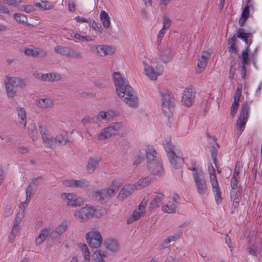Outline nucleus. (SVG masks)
Returning a JSON list of instances; mask_svg holds the SVG:
<instances>
[{
  "mask_svg": "<svg viewBox=\"0 0 262 262\" xmlns=\"http://www.w3.org/2000/svg\"><path fill=\"white\" fill-rule=\"evenodd\" d=\"M113 79L118 96L129 107L137 108L139 99L128 81L118 72L113 73Z\"/></svg>",
  "mask_w": 262,
  "mask_h": 262,
  "instance_id": "f257e3e1",
  "label": "nucleus"
},
{
  "mask_svg": "<svg viewBox=\"0 0 262 262\" xmlns=\"http://www.w3.org/2000/svg\"><path fill=\"white\" fill-rule=\"evenodd\" d=\"M42 81L48 82H53L52 73L43 74L42 75Z\"/></svg>",
  "mask_w": 262,
  "mask_h": 262,
  "instance_id": "864d4df0",
  "label": "nucleus"
},
{
  "mask_svg": "<svg viewBox=\"0 0 262 262\" xmlns=\"http://www.w3.org/2000/svg\"><path fill=\"white\" fill-rule=\"evenodd\" d=\"M39 129L45 146L47 147L53 148L55 141V138L52 136H48L46 134V129L41 125H39Z\"/></svg>",
  "mask_w": 262,
  "mask_h": 262,
  "instance_id": "2eb2a0df",
  "label": "nucleus"
},
{
  "mask_svg": "<svg viewBox=\"0 0 262 262\" xmlns=\"http://www.w3.org/2000/svg\"><path fill=\"white\" fill-rule=\"evenodd\" d=\"M135 189L134 185L128 186L126 188H123L120 191L118 196L119 198L123 200L130 195Z\"/></svg>",
  "mask_w": 262,
  "mask_h": 262,
  "instance_id": "a878e982",
  "label": "nucleus"
},
{
  "mask_svg": "<svg viewBox=\"0 0 262 262\" xmlns=\"http://www.w3.org/2000/svg\"><path fill=\"white\" fill-rule=\"evenodd\" d=\"M17 114L18 118L21 119V121H19L20 124H23L24 128L26 127V113L24 108L21 107H18L17 108Z\"/></svg>",
  "mask_w": 262,
  "mask_h": 262,
  "instance_id": "c756f323",
  "label": "nucleus"
},
{
  "mask_svg": "<svg viewBox=\"0 0 262 262\" xmlns=\"http://www.w3.org/2000/svg\"><path fill=\"white\" fill-rule=\"evenodd\" d=\"M100 159L98 157H90L88 160L86 170L89 174H92L98 166Z\"/></svg>",
  "mask_w": 262,
  "mask_h": 262,
  "instance_id": "6ab92c4d",
  "label": "nucleus"
},
{
  "mask_svg": "<svg viewBox=\"0 0 262 262\" xmlns=\"http://www.w3.org/2000/svg\"><path fill=\"white\" fill-rule=\"evenodd\" d=\"M32 193V188L31 187V185L29 184L28 186V187L26 190L27 201H30V198Z\"/></svg>",
  "mask_w": 262,
  "mask_h": 262,
  "instance_id": "338daca9",
  "label": "nucleus"
},
{
  "mask_svg": "<svg viewBox=\"0 0 262 262\" xmlns=\"http://www.w3.org/2000/svg\"><path fill=\"white\" fill-rule=\"evenodd\" d=\"M210 57L209 53L205 51L203 52L201 58L199 60L198 63V68L196 69V73H200L206 67L208 59Z\"/></svg>",
  "mask_w": 262,
  "mask_h": 262,
  "instance_id": "aec40b11",
  "label": "nucleus"
},
{
  "mask_svg": "<svg viewBox=\"0 0 262 262\" xmlns=\"http://www.w3.org/2000/svg\"><path fill=\"white\" fill-rule=\"evenodd\" d=\"M163 28L162 29L165 31V29H168L169 28L171 25V21L170 18H169L166 16H164L163 18Z\"/></svg>",
  "mask_w": 262,
  "mask_h": 262,
  "instance_id": "603ef678",
  "label": "nucleus"
},
{
  "mask_svg": "<svg viewBox=\"0 0 262 262\" xmlns=\"http://www.w3.org/2000/svg\"><path fill=\"white\" fill-rule=\"evenodd\" d=\"M88 23L89 24L90 27L92 28L95 31H98L100 32H102V27L100 25H98V24L95 20H93L92 21L91 20H90L89 23Z\"/></svg>",
  "mask_w": 262,
  "mask_h": 262,
  "instance_id": "8fccbe9b",
  "label": "nucleus"
},
{
  "mask_svg": "<svg viewBox=\"0 0 262 262\" xmlns=\"http://www.w3.org/2000/svg\"><path fill=\"white\" fill-rule=\"evenodd\" d=\"M146 155V166L151 173L161 176L164 170L161 163L160 159L157 155L155 149L152 146H148L145 150Z\"/></svg>",
  "mask_w": 262,
  "mask_h": 262,
  "instance_id": "f03ea898",
  "label": "nucleus"
},
{
  "mask_svg": "<svg viewBox=\"0 0 262 262\" xmlns=\"http://www.w3.org/2000/svg\"><path fill=\"white\" fill-rule=\"evenodd\" d=\"M189 169L193 171L192 176L198 193L200 195L205 194L207 190V186L204 173L202 169L197 170V169L194 167H192L189 168Z\"/></svg>",
  "mask_w": 262,
  "mask_h": 262,
  "instance_id": "20e7f679",
  "label": "nucleus"
},
{
  "mask_svg": "<svg viewBox=\"0 0 262 262\" xmlns=\"http://www.w3.org/2000/svg\"><path fill=\"white\" fill-rule=\"evenodd\" d=\"M5 81L16 88L24 89L26 86L25 81L18 77L7 76Z\"/></svg>",
  "mask_w": 262,
  "mask_h": 262,
  "instance_id": "dca6fc26",
  "label": "nucleus"
},
{
  "mask_svg": "<svg viewBox=\"0 0 262 262\" xmlns=\"http://www.w3.org/2000/svg\"><path fill=\"white\" fill-rule=\"evenodd\" d=\"M114 52L113 49L108 45H99L98 55L104 56L108 54H113Z\"/></svg>",
  "mask_w": 262,
  "mask_h": 262,
  "instance_id": "393cba45",
  "label": "nucleus"
},
{
  "mask_svg": "<svg viewBox=\"0 0 262 262\" xmlns=\"http://www.w3.org/2000/svg\"><path fill=\"white\" fill-rule=\"evenodd\" d=\"M180 236V233H176L173 235L169 236L163 242V244L159 247V250H162L163 248L167 247L171 241H175Z\"/></svg>",
  "mask_w": 262,
  "mask_h": 262,
  "instance_id": "72a5a7b5",
  "label": "nucleus"
},
{
  "mask_svg": "<svg viewBox=\"0 0 262 262\" xmlns=\"http://www.w3.org/2000/svg\"><path fill=\"white\" fill-rule=\"evenodd\" d=\"M89 246L92 248H98L102 243V237L98 231H90L85 235Z\"/></svg>",
  "mask_w": 262,
  "mask_h": 262,
  "instance_id": "6e6552de",
  "label": "nucleus"
},
{
  "mask_svg": "<svg viewBox=\"0 0 262 262\" xmlns=\"http://www.w3.org/2000/svg\"><path fill=\"white\" fill-rule=\"evenodd\" d=\"M158 56L160 60L164 63L171 61L175 54L173 49L167 46L159 49Z\"/></svg>",
  "mask_w": 262,
  "mask_h": 262,
  "instance_id": "f8f14e48",
  "label": "nucleus"
},
{
  "mask_svg": "<svg viewBox=\"0 0 262 262\" xmlns=\"http://www.w3.org/2000/svg\"><path fill=\"white\" fill-rule=\"evenodd\" d=\"M239 100L234 99L233 102L231 106L230 115L232 116V118L234 117L235 115L237 112V110L239 105Z\"/></svg>",
  "mask_w": 262,
  "mask_h": 262,
  "instance_id": "37998d69",
  "label": "nucleus"
},
{
  "mask_svg": "<svg viewBox=\"0 0 262 262\" xmlns=\"http://www.w3.org/2000/svg\"><path fill=\"white\" fill-rule=\"evenodd\" d=\"M241 16L248 18L249 16V6L247 4L243 8Z\"/></svg>",
  "mask_w": 262,
  "mask_h": 262,
  "instance_id": "e2e57ef3",
  "label": "nucleus"
},
{
  "mask_svg": "<svg viewBox=\"0 0 262 262\" xmlns=\"http://www.w3.org/2000/svg\"><path fill=\"white\" fill-rule=\"evenodd\" d=\"M236 36L243 40L250 47L253 41V34L251 32H245L243 28H239L237 31Z\"/></svg>",
  "mask_w": 262,
  "mask_h": 262,
  "instance_id": "4468645a",
  "label": "nucleus"
},
{
  "mask_svg": "<svg viewBox=\"0 0 262 262\" xmlns=\"http://www.w3.org/2000/svg\"><path fill=\"white\" fill-rule=\"evenodd\" d=\"M93 196L98 199V201L102 204L107 203L110 198H111L106 189H100L94 193Z\"/></svg>",
  "mask_w": 262,
  "mask_h": 262,
  "instance_id": "a211bd4d",
  "label": "nucleus"
},
{
  "mask_svg": "<svg viewBox=\"0 0 262 262\" xmlns=\"http://www.w3.org/2000/svg\"><path fill=\"white\" fill-rule=\"evenodd\" d=\"M83 204V202L82 199L76 197L73 199L71 201H68L67 203L68 206H72L73 207L80 206Z\"/></svg>",
  "mask_w": 262,
  "mask_h": 262,
  "instance_id": "79ce46f5",
  "label": "nucleus"
},
{
  "mask_svg": "<svg viewBox=\"0 0 262 262\" xmlns=\"http://www.w3.org/2000/svg\"><path fill=\"white\" fill-rule=\"evenodd\" d=\"M230 196L231 198H232L233 196H234L233 200L240 201L241 199V192L240 190L237 192L232 190L230 192Z\"/></svg>",
  "mask_w": 262,
  "mask_h": 262,
  "instance_id": "6e6d98bb",
  "label": "nucleus"
},
{
  "mask_svg": "<svg viewBox=\"0 0 262 262\" xmlns=\"http://www.w3.org/2000/svg\"><path fill=\"white\" fill-rule=\"evenodd\" d=\"M55 140L60 145H64L68 142L67 133L65 134H59L55 138Z\"/></svg>",
  "mask_w": 262,
  "mask_h": 262,
  "instance_id": "f704fd0d",
  "label": "nucleus"
},
{
  "mask_svg": "<svg viewBox=\"0 0 262 262\" xmlns=\"http://www.w3.org/2000/svg\"><path fill=\"white\" fill-rule=\"evenodd\" d=\"M104 244L107 249L112 252H116L118 250V243L115 239H107L104 241Z\"/></svg>",
  "mask_w": 262,
  "mask_h": 262,
  "instance_id": "4be33fe9",
  "label": "nucleus"
},
{
  "mask_svg": "<svg viewBox=\"0 0 262 262\" xmlns=\"http://www.w3.org/2000/svg\"><path fill=\"white\" fill-rule=\"evenodd\" d=\"M231 65L230 69V76L229 78L230 79H233L234 78V76L235 72V68L234 67L235 65V63L234 60L231 62Z\"/></svg>",
  "mask_w": 262,
  "mask_h": 262,
  "instance_id": "bf43d9fd",
  "label": "nucleus"
},
{
  "mask_svg": "<svg viewBox=\"0 0 262 262\" xmlns=\"http://www.w3.org/2000/svg\"><path fill=\"white\" fill-rule=\"evenodd\" d=\"M68 225L66 222H62L56 228L55 230L56 232H58L61 235L67 229Z\"/></svg>",
  "mask_w": 262,
  "mask_h": 262,
  "instance_id": "49530a36",
  "label": "nucleus"
},
{
  "mask_svg": "<svg viewBox=\"0 0 262 262\" xmlns=\"http://www.w3.org/2000/svg\"><path fill=\"white\" fill-rule=\"evenodd\" d=\"M106 256L100 250H96L92 255V259L96 262H104L103 258Z\"/></svg>",
  "mask_w": 262,
  "mask_h": 262,
  "instance_id": "c9c22d12",
  "label": "nucleus"
},
{
  "mask_svg": "<svg viewBox=\"0 0 262 262\" xmlns=\"http://www.w3.org/2000/svg\"><path fill=\"white\" fill-rule=\"evenodd\" d=\"M164 145L172 166L175 168L180 167L183 163L184 160L182 158L176 154L174 150V146L170 141H166Z\"/></svg>",
  "mask_w": 262,
  "mask_h": 262,
  "instance_id": "39448f33",
  "label": "nucleus"
},
{
  "mask_svg": "<svg viewBox=\"0 0 262 262\" xmlns=\"http://www.w3.org/2000/svg\"><path fill=\"white\" fill-rule=\"evenodd\" d=\"M165 31L163 30V29H161L160 32H159L158 36H157V40L156 42V44L159 46L161 43V40L164 36V35L165 34Z\"/></svg>",
  "mask_w": 262,
  "mask_h": 262,
  "instance_id": "4d7b16f0",
  "label": "nucleus"
},
{
  "mask_svg": "<svg viewBox=\"0 0 262 262\" xmlns=\"http://www.w3.org/2000/svg\"><path fill=\"white\" fill-rule=\"evenodd\" d=\"M69 47H64L62 46H57L55 47L54 51L58 54L62 55L67 56L68 53Z\"/></svg>",
  "mask_w": 262,
  "mask_h": 262,
  "instance_id": "e433bc0d",
  "label": "nucleus"
},
{
  "mask_svg": "<svg viewBox=\"0 0 262 262\" xmlns=\"http://www.w3.org/2000/svg\"><path fill=\"white\" fill-rule=\"evenodd\" d=\"M194 100V95L192 94V91L189 89H186L183 93L181 102L184 105L189 107L192 105Z\"/></svg>",
  "mask_w": 262,
  "mask_h": 262,
  "instance_id": "f3484780",
  "label": "nucleus"
},
{
  "mask_svg": "<svg viewBox=\"0 0 262 262\" xmlns=\"http://www.w3.org/2000/svg\"><path fill=\"white\" fill-rule=\"evenodd\" d=\"M142 214H143V212L134 211V212L133 214L132 219H128L127 221V223L128 224H129L132 223V222L133 221H137V220H139L140 218V217L141 216Z\"/></svg>",
  "mask_w": 262,
  "mask_h": 262,
  "instance_id": "c03bdc74",
  "label": "nucleus"
},
{
  "mask_svg": "<svg viewBox=\"0 0 262 262\" xmlns=\"http://www.w3.org/2000/svg\"><path fill=\"white\" fill-rule=\"evenodd\" d=\"M37 50L38 48H33V49H30V48H27L24 51V53L27 56H30L32 57H35L37 56Z\"/></svg>",
  "mask_w": 262,
  "mask_h": 262,
  "instance_id": "a18cd8bd",
  "label": "nucleus"
},
{
  "mask_svg": "<svg viewBox=\"0 0 262 262\" xmlns=\"http://www.w3.org/2000/svg\"><path fill=\"white\" fill-rule=\"evenodd\" d=\"M36 104L42 108H47L52 107L53 103L51 99L48 98L38 100Z\"/></svg>",
  "mask_w": 262,
  "mask_h": 262,
  "instance_id": "bb28decb",
  "label": "nucleus"
},
{
  "mask_svg": "<svg viewBox=\"0 0 262 262\" xmlns=\"http://www.w3.org/2000/svg\"><path fill=\"white\" fill-rule=\"evenodd\" d=\"M242 167L243 166L242 163L237 161L236 163L232 176L238 178Z\"/></svg>",
  "mask_w": 262,
  "mask_h": 262,
  "instance_id": "de8ad7c7",
  "label": "nucleus"
},
{
  "mask_svg": "<svg viewBox=\"0 0 262 262\" xmlns=\"http://www.w3.org/2000/svg\"><path fill=\"white\" fill-rule=\"evenodd\" d=\"M28 134L32 138V140L34 141L37 139V130L34 122H31L28 125Z\"/></svg>",
  "mask_w": 262,
  "mask_h": 262,
  "instance_id": "c85d7f7f",
  "label": "nucleus"
},
{
  "mask_svg": "<svg viewBox=\"0 0 262 262\" xmlns=\"http://www.w3.org/2000/svg\"><path fill=\"white\" fill-rule=\"evenodd\" d=\"M120 185L118 184L113 183L107 189L109 195L112 197L117 192L119 188Z\"/></svg>",
  "mask_w": 262,
  "mask_h": 262,
  "instance_id": "4c0bfd02",
  "label": "nucleus"
},
{
  "mask_svg": "<svg viewBox=\"0 0 262 262\" xmlns=\"http://www.w3.org/2000/svg\"><path fill=\"white\" fill-rule=\"evenodd\" d=\"M3 3L5 5L9 6H13L15 7H17V4L16 0H3Z\"/></svg>",
  "mask_w": 262,
  "mask_h": 262,
  "instance_id": "774afa93",
  "label": "nucleus"
},
{
  "mask_svg": "<svg viewBox=\"0 0 262 262\" xmlns=\"http://www.w3.org/2000/svg\"><path fill=\"white\" fill-rule=\"evenodd\" d=\"M25 216V211L21 210L19 211L15 219L14 223L13 224V228H17L19 229V225L22 221L23 219Z\"/></svg>",
  "mask_w": 262,
  "mask_h": 262,
  "instance_id": "2f4dec72",
  "label": "nucleus"
},
{
  "mask_svg": "<svg viewBox=\"0 0 262 262\" xmlns=\"http://www.w3.org/2000/svg\"><path fill=\"white\" fill-rule=\"evenodd\" d=\"M63 183L67 186L76 188L88 187L90 185V181L85 179H81L80 180H75L73 179L66 180L64 181Z\"/></svg>",
  "mask_w": 262,
  "mask_h": 262,
  "instance_id": "ddd939ff",
  "label": "nucleus"
},
{
  "mask_svg": "<svg viewBox=\"0 0 262 262\" xmlns=\"http://www.w3.org/2000/svg\"><path fill=\"white\" fill-rule=\"evenodd\" d=\"M96 209L94 207L85 206L82 207L74 213L75 217L80 222H85L92 217L95 214Z\"/></svg>",
  "mask_w": 262,
  "mask_h": 262,
  "instance_id": "1a4fd4ad",
  "label": "nucleus"
},
{
  "mask_svg": "<svg viewBox=\"0 0 262 262\" xmlns=\"http://www.w3.org/2000/svg\"><path fill=\"white\" fill-rule=\"evenodd\" d=\"M163 199L164 195L162 193H160L159 195H156L149 204V208H150V209H152L156 207H158L159 203L161 202Z\"/></svg>",
  "mask_w": 262,
  "mask_h": 262,
  "instance_id": "7c9ffc66",
  "label": "nucleus"
},
{
  "mask_svg": "<svg viewBox=\"0 0 262 262\" xmlns=\"http://www.w3.org/2000/svg\"><path fill=\"white\" fill-rule=\"evenodd\" d=\"M208 171L210 174V182L212 187L213 192L214 193V198L217 204H220L222 202L221 191L217 180L215 169L213 168L211 163H210L208 166Z\"/></svg>",
  "mask_w": 262,
  "mask_h": 262,
  "instance_id": "423d86ee",
  "label": "nucleus"
},
{
  "mask_svg": "<svg viewBox=\"0 0 262 262\" xmlns=\"http://www.w3.org/2000/svg\"><path fill=\"white\" fill-rule=\"evenodd\" d=\"M250 49L249 47L242 51L241 56H239V57L242 59V64H248L250 62V58L249 57Z\"/></svg>",
  "mask_w": 262,
  "mask_h": 262,
  "instance_id": "cd10ccee",
  "label": "nucleus"
},
{
  "mask_svg": "<svg viewBox=\"0 0 262 262\" xmlns=\"http://www.w3.org/2000/svg\"><path fill=\"white\" fill-rule=\"evenodd\" d=\"M68 57L73 58L76 59H81L82 58V54L81 52L70 47L67 55Z\"/></svg>",
  "mask_w": 262,
  "mask_h": 262,
  "instance_id": "473e14b6",
  "label": "nucleus"
},
{
  "mask_svg": "<svg viewBox=\"0 0 262 262\" xmlns=\"http://www.w3.org/2000/svg\"><path fill=\"white\" fill-rule=\"evenodd\" d=\"M162 210L168 213H174L177 212V207L174 205V203L170 206L168 205H164L162 207Z\"/></svg>",
  "mask_w": 262,
  "mask_h": 262,
  "instance_id": "ea45409f",
  "label": "nucleus"
},
{
  "mask_svg": "<svg viewBox=\"0 0 262 262\" xmlns=\"http://www.w3.org/2000/svg\"><path fill=\"white\" fill-rule=\"evenodd\" d=\"M62 198L63 199H67L69 201H71L73 199H74L76 196L75 194L73 193H62L61 194Z\"/></svg>",
  "mask_w": 262,
  "mask_h": 262,
  "instance_id": "13d9d810",
  "label": "nucleus"
},
{
  "mask_svg": "<svg viewBox=\"0 0 262 262\" xmlns=\"http://www.w3.org/2000/svg\"><path fill=\"white\" fill-rule=\"evenodd\" d=\"M144 73L150 79L152 80H156L157 76L161 74L160 73L156 71L154 67L149 65L145 66Z\"/></svg>",
  "mask_w": 262,
  "mask_h": 262,
  "instance_id": "412c9836",
  "label": "nucleus"
},
{
  "mask_svg": "<svg viewBox=\"0 0 262 262\" xmlns=\"http://www.w3.org/2000/svg\"><path fill=\"white\" fill-rule=\"evenodd\" d=\"M35 5L44 10H49L53 8V6L50 5L48 2L42 1L41 3H37Z\"/></svg>",
  "mask_w": 262,
  "mask_h": 262,
  "instance_id": "3c124183",
  "label": "nucleus"
},
{
  "mask_svg": "<svg viewBox=\"0 0 262 262\" xmlns=\"http://www.w3.org/2000/svg\"><path fill=\"white\" fill-rule=\"evenodd\" d=\"M238 177L232 176L231 179V187L232 189H235L237 187Z\"/></svg>",
  "mask_w": 262,
  "mask_h": 262,
  "instance_id": "052dcab7",
  "label": "nucleus"
},
{
  "mask_svg": "<svg viewBox=\"0 0 262 262\" xmlns=\"http://www.w3.org/2000/svg\"><path fill=\"white\" fill-rule=\"evenodd\" d=\"M18 229H17V228L14 229V228H13V227H12V231L9 236V243H12L13 242V241H14V239L15 238L16 234L18 233Z\"/></svg>",
  "mask_w": 262,
  "mask_h": 262,
  "instance_id": "5fc2aeb1",
  "label": "nucleus"
},
{
  "mask_svg": "<svg viewBox=\"0 0 262 262\" xmlns=\"http://www.w3.org/2000/svg\"><path fill=\"white\" fill-rule=\"evenodd\" d=\"M5 88L8 97L13 98L16 94V91L14 90V86L5 81Z\"/></svg>",
  "mask_w": 262,
  "mask_h": 262,
  "instance_id": "58836bf2",
  "label": "nucleus"
},
{
  "mask_svg": "<svg viewBox=\"0 0 262 262\" xmlns=\"http://www.w3.org/2000/svg\"><path fill=\"white\" fill-rule=\"evenodd\" d=\"M259 247L258 245L253 244L251 246L247 248V251L249 254L256 256V252L259 250Z\"/></svg>",
  "mask_w": 262,
  "mask_h": 262,
  "instance_id": "09e8293b",
  "label": "nucleus"
},
{
  "mask_svg": "<svg viewBox=\"0 0 262 262\" xmlns=\"http://www.w3.org/2000/svg\"><path fill=\"white\" fill-rule=\"evenodd\" d=\"M116 112L113 110H109L106 112V116L107 120L112 119L114 117L117 116Z\"/></svg>",
  "mask_w": 262,
  "mask_h": 262,
  "instance_id": "69168bd1",
  "label": "nucleus"
},
{
  "mask_svg": "<svg viewBox=\"0 0 262 262\" xmlns=\"http://www.w3.org/2000/svg\"><path fill=\"white\" fill-rule=\"evenodd\" d=\"M13 17L20 24H24L27 22V17L23 14L15 13Z\"/></svg>",
  "mask_w": 262,
  "mask_h": 262,
  "instance_id": "a19ab883",
  "label": "nucleus"
},
{
  "mask_svg": "<svg viewBox=\"0 0 262 262\" xmlns=\"http://www.w3.org/2000/svg\"><path fill=\"white\" fill-rule=\"evenodd\" d=\"M151 178L149 176L143 179H140L134 185V189H138L143 188L149 185L151 183Z\"/></svg>",
  "mask_w": 262,
  "mask_h": 262,
  "instance_id": "b1692460",
  "label": "nucleus"
},
{
  "mask_svg": "<svg viewBox=\"0 0 262 262\" xmlns=\"http://www.w3.org/2000/svg\"><path fill=\"white\" fill-rule=\"evenodd\" d=\"M121 124L116 122L108 127L104 128L103 132L99 134V139H105L116 135L120 130Z\"/></svg>",
  "mask_w": 262,
  "mask_h": 262,
  "instance_id": "9b49d317",
  "label": "nucleus"
},
{
  "mask_svg": "<svg viewBox=\"0 0 262 262\" xmlns=\"http://www.w3.org/2000/svg\"><path fill=\"white\" fill-rule=\"evenodd\" d=\"M249 105L247 102L242 104L241 113L237 121V128L241 133L245 129V126L248 120L249 115Z\"/></svg>",
  "mask_w": 262,
  "mask_h": 262,
  "instance_id": "0eeeda50",
  "label": "nucleus"
},
{
  "mask_svg": "<svg viewBox=\"0 0 262 262\" xmlns=\"http://www.w3.org/2000/svg\"><path fill=\"white\" fill-rule=\"evenodd\" d=\"M50 229L49 228H45L42 229L38 236L35 239V244L36 245H40L43 242H44L48 236L52 239H58L60 237L61 235L58 232H56L55 229L50 233Z\"/></svg>",
  "mask_w": 262,
  "mask_h": 262,
  "instance_id": "9d476101",
  "label": "nucleus"
},
{
  "mask_svg": "<svg viewBox=\"0 0 262 262\" xmlns=\"http://www.w3.org/2000/svg\"><path fill=\"white\" fill-rule=\"evenodd\" d=\"M100 19L101 23L104 28L107 29L111 26V18L108 14L105 11L102 10L100 14Z\"/></svg>",
  "mask_w": 262,
  "mask_h": 262,
  "instance_id": "5701e85b",
  "label": "nucleus"
},
{
  "mask_svg": "<svg viewBox=\"0 0 262 262\" xmlns=\"http://www.w3.org/2000/svg\"><path fill=\"white\" fill-rule=\"evenodd\" d=\"M161 96L162 97V110L163 114L167 116L168 120L172 116V112L174 111L176 99L174 97V94L170 91L164 90L160 91ZM168 125L171 127V123H168Z\"/></svg>",
  "mask_w": 262,
  "mask_h": 262,
  "instance_id": "7ed1b4c3",
  "label": "nucleus"
},
{
  "mask_svg": "<svg viewBox=\"0 0 262 262\" xmlns=\"http://www.w3.org/2000/svg\"><path fill=\"white\" fill-rule=\"evenodd\" d=\"M242 95V85H238L236 91L235 93L234 99L239 100L241 96Z\"/></svg>",
  "mask_w": 262,
  "mask_h": 262,
  "instance_id": "0e129e2a",
  "label": "nucleus"
},
{
  "mask_svg": "<svg viewBox=\"0 0 262 262\" xmlns=\"http://www.w3.org/2000/svg\"><path fill=\"white\" fill-rule=\"evenodd\" d=\"M95 117L96 120H99L100 118H101L102 119L107 120L106 112L103 111L99 112L98 114Z\"/></svg>",
  "mask_w": 262,
  "mask_h": 262,
  "instance_id": "680f3d73",
  "label": "nucleus"
}]
</instances>
